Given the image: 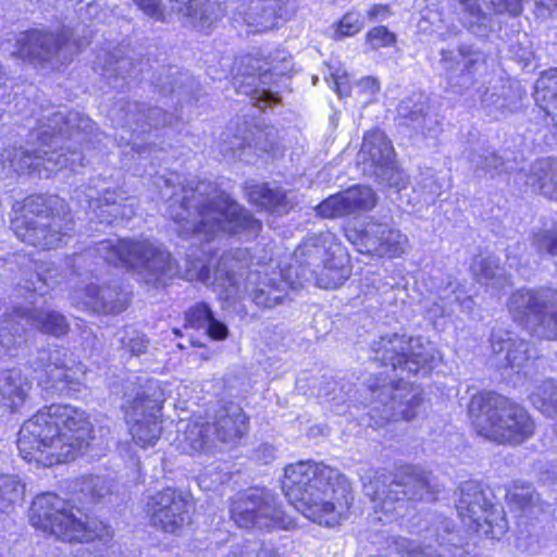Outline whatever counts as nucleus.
<instances>
[{
    "label": "nucleus",
    "instance_id": "obj_1",
    "mask_svg": "<svg viewBox=\"0 0 557 557\" xmlns=\"http://www.w3.org/2000/svg\"><path fill=\"white\" fill-rule=\"evenodd\" d=\"M91 423L81 408L52 404L24 422L17 448L24 460L42 467L67 462L87 446Z\"/></svg>",
    "mask_w": 557,
    "mask_h": 557
},
{
    "label": "nucleus",
    "instance_id": "obj_2",
    "mask_svg": "<svg viewBox=\"0 0 557 557\" xmlns=\"http://www.w3.org/2000/svg\"><path fill=\"white\" fill-rule=\"evenodd\" d=\"M282 490L296 510L325 527L339 524L354 500L350 484L338 470L310 461L285 467Z\"/></svg>",
    "mask_w": 557,
    "mask_h": 557
},
{
    "label": "nucleus",
    "instance_id": "obj_3",
    "mask_svg": "<svg viewBox=\"0 0 557 557\" xmlns=\"http://www.w3.org/2000/svg\"><path fill=\"white\" fill-rule=\"evenodd\" d=\"M94 124L87 116L78 112H53L41 121L37 129L32 133L36 137L38 149L28 150L22 147H9L1 153L4 168L16 173H24L32 169L42 166L47 172H57L70 166L72 171L83 166V154L76 149L65 146V136L69 141L83 146L91 140Z\"/></svg>",
    "mask_w": 557,
    "mask_h": 557
},
{
    "label": "nucleus",
    "instance_id": "obj_4",
    "mask_svg": "<svg viewBox=\"0 0 557 557\" xmlns=\"http://www.w3.org/2000/svg\"><path fill=\"white\" fill-rule=\"evenodd\" d=\"M171 215L181 237L203 242H211L220 234L258 233L262 227L259 220L207 181L184 189L182 203L177 208L172 206Z\"/></svg>",
    "mask_w": 557,
    "mask_h": 557
},
{
    "label": "nucleus",
    "instance_id": "obj_5",
    "mask_svg": "<svg viewBox=\"0 0 557 557\" xmlns=\"http://www.w3.org/2000/svg\"><path fill=\"white\" fill-rule=\"evenodd\" d=\"M246 250L225 253L220 259L213 274L197 260L187 270L188 280H197L207 285L222 281L231 297L247 295L260 309H273L283 305L289 296V286L281 275L269 276L259 271L249 270Z\"/></svg>",
    "mask_w": 557,
    "mask_h": 557
},
{
    "label": "nucleus",
    "instance_id": "obj_6",
    "mask_svg": "<svg viewBox=\"0 0 557 557\" xmlns=\"http://www.w3.org/2000/svg\"><path fill=\"white\" fill-rule=\"evenodd\" d=\"M11 227L18 239L39 249L58 248L73 230V219L63 201L33 195L14 206Z\"/></svg>",
    "mask_w": 557,
    "mask_h": 557
},
{
    "label": "nucleus",
    "instance_id": "obj_7",
    "mask_svg": "<svg viewBox=\"0 0 557 557\" xmlns=\"http://www.w3.org/2000/svg\"><path fill=\"white\" fill-rule=\"evenodd\" d=\"M468 410L478 433L491 441L520 444L534 433V421L528 411L500 395L476 394Z\"/></svg>",
    "mask_w": 557,
    "mask_h": 557
},
{
    "label": "nucleus",
    "instance_id": "obj_8",
    "mask_svg": "<svg viewBox=\"0 0 557 557\" xmlns=\"http://www.w3.org/2000/svg\"><path fill=\"white\" fill-rule=\"evenodd\" d=\"M97 250L107 262L133 270L147 284H165L178 272L170 251L149 238L103 240Z\"/></svg>",
    "mask_w": 557,
    "mask_h": 557
},
{
    "label": "nucleus",
    "instance_id": "obj_9",
    "mask_svg": "<svg viewBox=\"0 0 557 557\" xmlns=\"http://www.w3.org/2000/svg\"><path fill=\"white\" fill-rule=\"evenodd\" d=\"M33 519L51 534L64 542H89L110 535L109 529L96 520H83L79 510L74 511L64 499L55 494H42L32 506Z\"/></svg>",
    "mask_w": 557,
    "mask_h": 557
},
{
    "label": "nucleus",
    "instance_id": "obj_10",
    "mask_svg": "<svg viewBox=\"0 0 557 557\" xmlns=\"http://www.w3.org/2000/svg\"><path fill=\"white\" fill-rule=\"evenodd\" d=\"M364 494L371 499L380 521H388L405 507L408 500L431 497L429 476L413 470L400 476L376 472L363 486Z\"/></svg>",
    "mask_w": 557,
    "mask_h": 557
},
{
    "label": "nucleus",
    "instance_id": "obj_11",
    "mask_svg": "<svg viewBox=\"0 0 557 557\" xmlns=\"http://www.w3.org/2000/svg\"><path fill=\"white\" fill-rule=\"evenodd\" d=\"M231 519L239 528L261 532L288 531L295 520L287 515L273 492L267 488H249L231 504Z\"/></svg>",
    "mask_w": 557,
    "mask_h": 557
},
{
    "label": "nucleus",
    "instance_id": "obj_12",
    "mask_svg": "<svg viewBox=\"0 0 557 557\" xmlns=\"http://www.w3.org/2000/svg\"><path fill=\"white\" fill-rule=\"evenodd\" d=\"M374 359L393 370L408 371L417 374L428 370L438 352L433 344L421 336H409L405 333L382 335L372 345Z\"/></svg>",
    "mask_w": 557,
    "mask_h": 557
},
{
    "label": "nucleus",
    "instance_id": "obj_13",
    "mask_svg": "<svg viewBox=\"0 0 557 557\" xmlns=\"http://www.w3.org/2000/svg\"><path fill=\"white\" fill-rule=\"evenodd\" d=\"M507 307L512 319L525 323L537 337L557 338V290L519 289L511 294Z\"/></svg>",
    "mask_w": 557,
    "mask_h": 557
},
{
    "label": "nucleus",
    "instance_id": "obj_14",
    "mask_svg": "<svg viewBox=\"0 0 557 557\" xmlns=\"http://www.w3.org/2000/svg\"><path fill=\"white\" fill-rule=\"evenodd\" d=\"M346 238L359 252L379 258H400L409 248V238L399 228L372 219L362 230L347 228Z\"/></svg>",
    "mask_w": 557,
    "mask_h": 557
},
{
    "label": "nucleus",
    "instance_id": "obj_15",
    "mask_svg": "<svg viewBox=\"0 0 557 557\" xmlns=\"http://www.w3.org/2000/svg\"><path fill=\"white\" fill-rule=\"evenodd\" d=\"M193 508L191 496L174 487H164L149 495L145 506L151 525L172 534L190 522Z\"/></svg>",
    "mask_w": 557,
    "mask_h": 557
},
{
    "label": "nucleus",
    "instance_id": "obj_16",
    "mask_svg": "<svg viewBox=\"0 0 557 557\" xmlns=\"http://www.w3.org/2000/svg\"><path fill=\"white\" fill-rule=\"evenodd\" d=\"M456 509L468 528L475 532L496 537L504 530V524H494L499 513L474 482H466L460 486Z\"/></svg>",
    "mask_w": 557,
    "mask_h": 557
},
{
    "label": "nucleus",
    "instance_id": "obj_17",
    "mask_svg": "<svg viewBox=\"0 0 557 557\" xmlns=\"http://www.w3.org/2000/svg\"><path fill=\"white\" fill-rule=\"evenodd\" d=\"M161 404L146 394L137 395L125 408V420L133 441L143 448L154 446L161 435L158 413Z\"/></svg>",
    "mask_w": 557,
    "mask_h": 557
},
{
    "label": "nucleus",
    "instance_id": "obj_18",
    "mask_svg": "<svg viewBox=\"0 0 557 557\" xmlns=\"http://www.w3.org/2000/svg\"><path fill=\"white\" fill-rule=\"evenodd\" d=\"M276 0H232L228 16L232 26L246 35L265 33L278 17Z\"/></svg>",
    "mask_w": 557,
    "mask_h": 557
},
{
    "label": "nucleus",
    "instance_id": "obj_19",
    "mask_svg": "<svg viewBox=\"0 0 557 557\" xmlns=\"http://www.w3.org/2000/svg\"><path fill=\"white\" fill-rule=\"evenodd\" d=\"M441 57L449 82L460 88H470L486 69L485 54L472 45L462 44L457 52L442 50Z\"/></svg>",
    "mask_w": 557,
    "mask_h": 557
},
{
    "label": "nucleus",
    "instance_id": "obj_20",
    "mask_svg": "<svg viewBox=\"0 0 557 557\" xmlns=\"http://www.w3.org/2000/svg\"><path fill=\"white\" fill-rule=\"evenodd\" d=\"M377 404L371 409L372 419L382 422L389 420H411L418 413L422 398L418 392L407 391L404 385H383L377 388Z\"/></svg>",
    "mask_w": 557,
    "mask_h": 557
},
{
    "label": "nucleus",
    "instance_id": "obj_21",
    "mask_svg": "<svg viewBox=\"0 0 557 557\" xmlns=\"http://www.w3.org/2000/svg\"><path fill=\"white\" fill-rule=\"evenodd\" d=\"M375 206V195L370 187L354 186L331 195L315 207L323 219H338L369 211Z\"/></svg>",
    "mask_w": 557,
    "mask_h": 557
},
{
    "label": "nucleus",
    "instance_id": "obj_22",
    "mask_svg": "<svg viewBox=\"0 0 557 557\" xmlns=\"http://www.w3.org/2000/svg\"><path fill=\"white\" fill-rule=\"evenodd\" d=\"M453 13L469 30L476 32L487 20L483 5L494 13L519 15L524 0H449Z\"/></svg>",
    "mask_w": 557,
    "mask_h": 557
},
{
    "label": "nucleus",
    "instance_id": "obj_23",
    "mask_svg": "<svg viewBox=\"0 0 557 557\" xmlns=\"http://www.w3.org/2000/svg\"><path fill=\"white\" fill-rule=\"evenodd\" d=\"M77 305L95 312L116 314L124 311L129 302L127 293L116 286L87 285L72 295Z\"/></svg>",
    "mask_w": 557,
    "mask_h": 557
},
{
    "label": "nucleus",
    "instance_id": "obj_24",
    "mask_svg": "<svg viewBox=\"0 0 557 557\" xmlns=\"http://www.w3.org/2000/svg\"><path fill=\"white\" fill-rule=\"evenodd\" d=\"M394 148L385 134L379 129L366 133L358 153V162L364 173L375 176L394 160Z\"/></svg>",
    "mask_w": 557,
    "mask_h": 557
},
{
    "label": "nucleus",
    "instance_id": "obj_25",
    "mask_svg": "<svg viewBox=\"0 0 557 557\" xmlns=\"http://www.w3.org/2000/svg\"><path fill=\"white\" fill-rule=\"evenodd\" d=\"M46 374L57 391H77L83 383L85 367L76 363L66 351L54 350L49 355Z\"/></svg>",
    "mask_w": 557,
    "mask_h": 557
},
{
    "label": "nucleus",
    "instance_id": "obj_26",
    "mask_svg": "<svg viewBox=\"0 0 557 557\" xmlns=\"http://www.w3.org/2000/svg\"><path fill=\"white\" fill-rule=\"evenodd\" d=\"M342 248L336 236L331 232H322L308 236L296 249L295 256L300 264L310 267L311 270L320 268L327 258Z\"/></svg>",
    "mask_w": 557,
    "mask_h": 557
},
{
    "label": "nucleus",
    "instance_id": "obj_27",
    "mask_svg": "<svg viewBox=\"0 0 557 557\" xmlns=\"http://www.w3.org/2000/svg\"><path fill=\"white\" fill-rule=\"evenodd\" d=\"M211 426L212 435L215 434L220 442L231 443L247 433L248 419L239 405L231 403L216 410Z\"/></svg>",
    "mask_w": 557,
    "mask_h": 557
},
{
    "label": "nucleus",
    "instance_id": "obj_28",
    "mask_svg": "<svg viewBox=\"0 0 557 557\" xmlns=\"http://www.w3.org/2000/svg\"><path fill=\"white\" fill-rule=\"evenodd\" d=\"M213 444L211 423L200 421L180 423L175 445L182 453L190 456L206 454L212 449Z\"/></svg>",
    "mask_w": 557,
    "mask_h": 557
},
{
    "label": "nucleus",
    "instance_id": "obj_29",
    "mask_svg": "<svg viewBox=\"0 0 557 557\" xmlns=\"http://www.w3.org/2000/svg\"><path fill=\"white\" fill-rule=\"evenodd\" d=\"M491 346L495 355H504L503 361L506 367L517 371L524 368L532 358L529 343L507 331L494 332Z\"/></svg>",
    "mask_w": 557,
    "mask_h": 557
},
{
    "label": "nucleus",
    "instance_id": "obj_30",
    "mask_svg": "<svg viewBox=\"0 0 557 557\" xmlns=\"http://www.w3.org/2000/svg\"><path fill=\"white\" fill-rule=\"evenodd\" d=\"M172 9L200 30L213 26L223 15L216 0H172Z\"/></svg>",
    "mask_w": 557,
    "mask_h": 557
},
{
    "label": "nucleus",
    "instance_id": "obj_31",
    "mask_svg": "<svg viewBox=\"0 0 557 557\" xmlns=\"http://www.w3.org/2000/svg\"><path fill=\"white\" fill-rule=\"evenodd\" d=\"M32 382L20 369L0 372V406L9 412L17 411L26 401Z\"/></svg>",
    "mask_w": 557,
    "mask_h": 557
},
{
    "label": "nucleus",
    "instance_id": "obj_32",
    "mask_svg": "<svg viewBox=\"0 0 557 557\" xmlns=\"http://www.w3.org/2000/svg\"><path fill=\"white\" fill-rule=\"evenodd\" d=\"M15 53L22 59L46 60L62 48L63 42L51 33L29 30L20 35Z\"/></svg>",
    "mask_w": 557,
    "mask_h": 557
},
{
    "label": "nucleus",
    "instance_id": "obj_33",
    "mask_svg": "<svg viewBox=\"0 0 557 557\" xmlns=\"http://www.w3.org/2000/svg\"><path fill=\"white\" fill-rule=\"evenodd\" d=\"M247 196L252 205L277 215L288 213L294 207L293 199L284 190L267 183L248 185Z\"/></svg>",
    "mask_w": 557,
    "mask_h": 557
},
{
    "label": "nucleus",
    "instance_id": "obj_34",
    "mask_svg": "<svg viewBox=\"0 0 557 557\" xmlns=\"http://www.w3.org/2000/svg\"><path fill=\"white\" fill-rule=\"evenodd\" d=\"M89 208L102 222L112 223L117 219H131L135 213V200L108 190L100 199L89 200Z\"/></svg>",
    "mask_w": 557,
    "mask_h": 557
},
{
    "label": "nucleus",
    "instance_id": "obj_35",
    "mask_svg": "<svg viewBox=\"0 0 557 557\" xmlns=\"http://www.w3.org/2000/svg\"><path fill=\"white\" fill-rule=\"evenodd\" d=\"M346 263L347 255L342 247L321 263L320 268L312 269L317 285L325 289H335L343 285L350 274Z\"/></svg>",
    "mask_w": 557,
    "mask_h": 557
},
{
    "label": "nucleus",
    "instance_id": "obj_36",
    "mask_svg": "<svg viewBox=\"0 0 557 557\" xmlns=\"http://www.w3.org/2000/svg\"><path fill=\"white\" fill-rule=\"evenodd\" d=\"M283 65H273L269 70H265L264 73L259 74L256 76L255 74H249L243 79L238 86L237 91L239 94L250 96L251 101L253 106L259 107L260 109H264L268 104L276 102L277 98L268 89L264 87H261L260 84L264 85V79L268 76V72H276V73H283L285 70H287L290 61L283 57L282 58Z\"/></svg>",
    "mask_w": 557,
    "mask_h": 557
},
{
    "label": "nucleus",
    "instance_id": "obj_37",
    "mask_svg": "<svg viewBox=\"0 0 557 557\" xmlns=\"http://www.w3.org/2000/svg\"><path fill=\"white\" fill-rule=\"evenodd\" d=\"M15 318L25 320L37 330L54 336L64 335L67 332L65 318L55 311L18 309Z\"/></svg>",
    "mask_w": 557,
    "mask_h": 557
},
{
    "label": "nucleus",
    "instance_id": "obj_38",
    "mask_svg": "<svg viewBox=\"0 0 557 557\" xmlns=\"http://www.w3.org/2000/svg\"><path fill=\"white\" fill-rule=\"evenodd\" d=\"M527 184L546 197L557 198V164L555 161L537 160L531 169Z\"/></svg>",
    "mask_w": 557,
    "mask_h": 557
},
{
    "label": "nucleus",
    "instance_id": "obj_39",
    "mask_svg": "<svg viewBox=\"0 0 557 557\" xmlns=\"http://www.w3.org/2000/svg\"><path fill=\"white\" fill-rule=\"evenodd\" d=\"M471 272L483 284L502 287L508 280L505 271L499 267V261L491 256H478L471 263Z\"/></svg>",
    "mask_w": 557,
    "mask_h": 557
},
{
    "label": "nucleus",
    "instance_id": "obj_40",
    "mask_svg": "<svg viewBox=\"0 0 557 557\" xmlns=\"http://www.w3.org/2000/svg\"><path fill=\"white\" fill-rule=\"evenodd\" d=\"M532 405L548 417H557V382L544 380L536 383L530 394Z\"/></svg>",
    "mask_w": 557,
    "mask_h": 557
},
{
    "label": "nucleus",
    "instance_id": "obj_41",
    "mask_svg": "<svg viewBox=\"0 0 557 557\" xmlns=\"http://www.w3.org/2000/svg\"><path fill=\"white\" fill-rule=\"evenodd\" d=\"M442 301L440 308V315H449L453 313V305L458 304L462 311L470 313L473 309L474 301L470 296H467L462 289L449 284V287L443 290L440 296Z\"/></svg>",
    "mask_w": 557,
    "mask_h": 557
},
{
    "label": "nucleus",
    "instance_id": "obj_42",
    "mask_svg": "<svg viewBox=\"0 0 557 557\" xmlns=\"http://www.w3.org/2000/svg\"><path fill=\"white\" fill-rule=\"evenodd\" d=\"M24 495V486L13 475L0 476V511H7L9 507L21 500Z\"/></svg>",
    "mask_w": 557,
    "mask_h": 557
},
{
    "label": "nucleus",
    "instance_id": "obj_43",
    "mask_svg": "<svg viewBox=\"0 0 557 557\" xmlns=\"http://www.w3.org/2000/svg\"><path fill=\"white\" fill-rule=\"evenodd\" d=\"M38 282L47 288L58 286L66 276L62 262L40 261L36 263Z\"/></svg>",
    "mask_w": 557,
    "mask_h": 557
},
{
    "label": "nucleus",
    "instance_id": "obj_44",
    "mask_svg": "<svg viewBox=\"0 0 557 557\" xmlns=\"http://www.w3.org/2000/svg\"><path fill=\"white\" fill-rule=\"evenodd\" d=\"M536 101L549 98L557 99V69L545 71L535 82Z\"/></svg>",
    "mask_w": 557,
    "mask_h": 557
},
{
    "label": "nucleus",
    "instance_id": "obj_45",
    "mask_svg": "<svg viewBox=\"0 0 557 557\" xmlns=\"http://www.w3.org/2000/svg\"><path fill=\"white\" fill-rule=\"evenodd\" d=\"M375 177L382 184L393 187L397 191L405 189L409 184L408 175L397 166L395 161H393L392 164H388L386 169L379 172Z\"/></svg>",
    "mask_w": 557,
    "mask_h": 557
},
{
    "label": "nucleus",
    "instance_id": "obj_46",
    "mask_svg": "<svg viewBox=\"0 0 557 557\" xmlns=\"http://www.w3.org/2000/svg\"><path fill=\"white\" fill-rule=\"evenodd\" d=\"M112 482L103 476H89L82 483V492L92 499L100 500L112 492Z\"/></svg>",
    "mask_w": 557,
    "mask_h": 557
},
{
    "label": "nucleus",
    "instance_id": "obj_47",
    "mask_svg": "<svg viewBox=\"0 0 557 557\" xmlns=\"http://www.w3.org/2000/svg\"><path fill=\"white\" fill-rule=\"evenodd\" d=\"M367 44L373 50L393 47L396 44V35L385 26H376L367 33Z\"/></svg>",
    "mask_w": 557,
    "mask_h": 557
},
{
    "label": "nucleus",
    "instance_id": "obj_48",
    "mask_svg": "<svg viewBox=\"0 0 557 557\" xmlns=\"http://www.w3.org/2000/svg\"><path fill=\"white\" fill-rule=\"evenodd\" d=\"M363 27V21L357 13L349 12L343 16L337 24L335 30V38L341 39L347 36H354L361 30Z\"/></svg>",
    "mask_w": 557,
    "mask_h": 557
},
{
    "label": "nucleus",
    "instance_id": "obj_49",
    "mask_svg": "<svg viewBox=\"0 0 557 557\" xmlns=\"http://www.w3.org/2000/svg\"><path fill=\"white\" fill-rule=\"evenodd\" d=\"M252 140L256 149L265 152H274L277 146V131L272 126H268L264 129H257Z\"/></svg>",
    "mask_w": 557,
    "mask_h": 557
},
{
    "label": "nucleus",
    "instance_id": "obj_50",
    "mask_svg": "<svg viewBox=\"0 0 557 557\" xmlns=\"http://www.w3.org/2000/svg\"><path fill=\"white\" fill-rule=\"evenodd\" d=\"M380 91V82L373 76L361 78L356 85V94L364 103L372 102Z\"/></svg>",
    "mask_w": 557,
    "mask_h": 557
},
{
    "label": "nucleus",
    "instance_id": "obj_51",
    "mask_svg": "<svg viewBox=\"0 0 557 557\" xmlns=\"http://www.w3.org/2000/svg\"><path fill=\"white\" fill-rule=\"evenodd\" d=\"M408 116L412 122L417 123L416 126L420 127L422 132H425L429 135H432L435 132V127L438 124L436 119L428 114L423 103L410 111Z\"/></svg>",
    "mask_w": 557,
    "mask_h": 557
},
{
    "label": "nucleus",
    "instance_id": "obj_52",
    "mask_svg": "<svg viewBox=\"0 0 557 557\" xmlns=\"http://www.w3.org/2000/svg\"><path fill=\"white\" fill-rule=\"evenodd\" d=\"M534 243L540 250L557 259V227L539 232L534 236Z\"/></svg>",
    "mask_w": 557,
    "mask_h": 557
},
{
    "label": "nucleus",
    "instance_id": "obj_53",
    "mask_svg": "<svg viewBox=\"0 0 557 557\" xmlns=\"http://www.w3.org/2000/svg\"><path fill=\"white\" fill-rule=\"evenodd\" d=\"M212 315L211 309L206 304H199L189 309L186 321L193 327H205Z\"/></svg>",
    "mask_w": 557,
    "mask_h": 557
},
{
    "label": "nucleus",
    "instance_id": "obj_54",
    "mask_svg": "<svg viewBox=\"0 0 557 557\" xmlns=\"http://www.w3.org/2000/svg\"><path fill=\"white\" fill-rule=\"evenodd\" d=\"M471 162L476 170L481 169L486 172L496 171L504 164L503 158L490 151L484 154L473 153Z\"/></svg>",
    "mask_w": 557,
    "mask_h": 557
},
{
    "label": "nucleus",
    "instance_id": "obj_55",
    "mask_svg": "<svg viewBox=\"0 0 557 557\" xmlns=\"http://www.w3.org/2000/svg\"><path fill=\"white\" fill-rule=\"evenodd\" d=\"M416 188L424 197V200H428L438 196L442 186L432 173H426L422 176Z\"/></svg>",
    "mask_w": 557,
    "mask_h": 557
},
{
    "label": "nucleus",
    "instance_id": "obj_56",
    "mask_svg": "<svg viewBox=\"0 0 557 557\" xmlns=\"http://www.w3.org/2000/svg\"><path fill=\"white\" fill-rule=\"evenodd\" d=\"M120 341L123 347L134 356L146 352L148 347V341L145 336L135 334L134 332H132V334L126 332L125 336L121 337Z\"/></svg>",
    "mask_w": 557,
    "mask_h": 557
},
{
    "label": "nucleus",
    "instance_id": "obj_57",
    "mask_svg": "<svg viewBox=\"0 0 557 557\" xmlns=\"http://www.w3.org/2000/svg\"><path fill=\"white\" fill-rule=\"evenodd\" d=\"M224 146L222 147V152L224 154H232L240 157V151L244 150L245 145L247 143L248 147L251 146V141H247V138L237 134L230 135L228 133L224 134Z\"/></svg>",
    "mask_w": 557,
    "mask_h": 557
},
{
    "label": "nucleus",
    "instance_id": "obj_58",
    "mask_svg": "<svg viewBox=\"0 0 557 557\" xmlns=\"http://www.w3.org/2000/svg\"><path fill=\"white\" fill-rule=\"evenodd\" d=\"M134 3L149 17L154 21L164 20V9L161 0H133Z\"/></svg>",
    "mask_w": 557,
    "mask_h": 557
},
{
    "label": "nucleus",
    "instance_id": "obj_59",
    "mask_svg": "<svg viewBox=\"0 0 557 557\" xmlns=\"http://www.w3.org/2000/svg\"><path fill=\"white\" fill-rule=\"evenodd\" d=\"M511 497L523 510L537 502V496L531 486L522 487L520 492L515 491Z\"/></svg>",
    "mask_w": 557,
    "mask_h": 557
},
{
    "label": "nucleus",
    "instance_id": "obj_60",
    "mask_svg": "<svg viewBox=\"0 0 557 557\" xmlns=\"http://www.w3.org/2000/svg\"><path fill=\"white\" fill-rule=\"evenodd\" d=\"M0 332V357L10 352L11 346L14 345V337L18 333V327L12 324L9 330L8 326L2 327Z\"/></svg>",
    "mask_w": 557,
    "mask_h": 557
},
{
    "label": "nucleus",
    "instance_id": "obj_61",
    "mask_svg": "<svg viewBox=\"0 0 557 557\" xmlns=\"http://www.w3.org/2000/svg\"><path fill=\"white\" fill-rule=\"evenodd\" d=\"M207 332L209 336L216 341H224L228 336V329L226 325L212 315V319L207 323Z\"/></svg>",
    "mask_w": 557,
    "mask_h": 557
},
{
    "label": "nucleus",
    "instance_id": "obj_62",
    "mask_svg": "<svg viewBox=\"0 0 557 557\" xmlns=\"http://www.w3.org/2000/svg\"><path fill=\"white\" fill-rule=\"evenodd\" d=\"M333 77V84L336 92L338 96L343 97L350 92V85L348 82V75L347 73L343 72L341 73L337 71L336 73L332 74Z\"/></svg>",
    "mask_w": 557,
    "mask_h": 557
},
{
    "label": "nucleus",
    "instance_id": "obj_63",
    "mask_svg": "<svg viewBox=\"0 0 557 557\" xmlns=\"http://www.w3.org/2000/svg\"><path fill=\"white\" fill-rule=\"evenodd\" d=\"M465 550L461 547L440 545L437 557H463Z\"/></svg>",
    "mask_w": 557,
    "mask_h": 557
},
{
    "label": "nucleus",
    "instance_id": "obj_64",
    "mask_svg": "<svg viewBox=\"0 0 557 557\" xmlns=\"http://www.w3.org/2000/svg\"><path fill=\"white\" fill-rule=\"evenodd\" d=\"M387 14H388V12H387V8L385 5H374L373 8H371L368 11V16L371 20H374L377 17L385 18L387 16Z\"/></svg>",
    "mask_w": 557,
    "mask_h": 557
}]
</instances>
